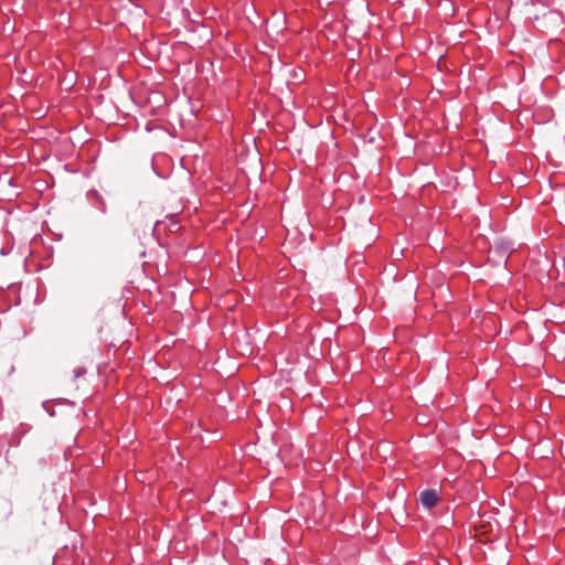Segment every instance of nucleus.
<instances>
[{
    "label": "nucleus",
    "instance_id": "nucleus-2",
    "mask_svg": "<svg viewBox=\"0 0 565 565\" xmlns=\"http://www.w3.org/2000/svg\"><path fill=\"white\" fill-rule=\"evenodd\" d=\"M134 223L130 222L128 218L126 220V222L122 224V227L126 228L128 225H132Z\"/></svg>",
    "mask_w": 565,
    "mask_h": 565
},
{
    "label": "nucleus",
    "instance_id": "nucleus-3",
    "mask_svg": "<svg viewBox=\"0 0 565 565\" xmlns=\"http://www.w3.org/2000/svg\"><path fill=\"white\" fill-rule=\"evenodd\" d=\"M374 243H375V239H371L370 242L365 243V247L370 248L372 246V244H374Z\"/></svg>",
    "mask_w": 565,
    "mask_h": 565
},
{
    "label": "nucleus",
    "instance_id": "nucleus-4",
    "mask_svg": "<svg viewBox=\"0 0 565 565\" xmlns=\"http://www.w3.org/2000/svg\"><path fill=\"white\" fill-rule=\"evenodd\" d=\"M6 249L4 248H1V255H6Z\"/></svg>",
    "mask_w": 565,
    "mask_h": 565
},
{
    "label": "nucleus",
    "instance_id": "nucleus-1",
    "mask_svg": "<svg viewBox=\"0 0 565 565\" xmlns=\"http://www.w3.org/2000/svg\"><path fill=\"white\" fill-rule=\"evenodd\" d=\"M419 498L422 504L427 509L435 507L439 500L438 492L434 489L424 490Z\"/></svg>",
    "mask_w": 565,
    "mask_h": 565
}]
</instances>
